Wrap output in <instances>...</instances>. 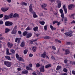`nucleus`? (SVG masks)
Here are the masks:
<instances>
[{
  "mask_svg": "<svg viewBox=\"0 0 75 75\" xmlns=\"http://www.w3.org/2000/svg\"><path fill=\"white\" fill-rule=\"evenodd\" d=\"M29 11L30 13H33V16L34 18H36V17H38L37 16L35 13V12L33 11V7H32V4H30V5L29 7Z\"/></svg>",
  "mask_w": 75,
  "mask_h": 75,
  "instance_id": "1",
  "label": "nucleus"
},
{
  "mask_svg": "<svg viewBox=\"0 0 75 75\" xmlns=\"http://www.w3.org/2000/svg\"><path fill=\"white\" fill-rule=\"evenodd\" d=\"M4 64L8 67H10L11 66V63L10 62L5 61Z\"/></svg>",
  "mask_w": 75,
  "mask_h": 75,
  "instance_id": "2",
  "label": "nucleus"
},
{
  "mask_svg": "<svg viewBox=\"0 0 75 75\" xmlns=\"http://www.w3.org/2000/svg\"><path fill=\"white\" fill-rule=\"evenodd\" d=\"M59 11L61 13V16L62 18V21H63L64 20V14L63 13V10H62V9H60Z\"/></svg>",
  "mask_w": 75,
  "mask_h": 75,
  "instance_id": "3",
  "label": "nucleus"
},
{
  "mask_svg": "<svg viewBox=\"0 0 75 75\" xmlns=\"http://www.w3.org/2000/svg\"><path fill=\"white\" fill-rule=\"evenodd\" d=\"M68 7L69 10H72V8L75 7V5L73 4H69L68 5Z\"/></svg>",
  "mask_w": 75,
  "mask_h": 75,
  "instance_id": "4",
  "label": "nucleus"
},
{
  "mask_svg": "<svg viewBox=\"0 0 75 75\" xmlns=\"http://www.w3.org/2000/svg\"><path fill=\"white\" fill-rule=\"evenodd\" d=\"M45 67L43 65L41 67L39 68L40 71L41 72H44L45 71Z\"/></svg>",
  "mask_w": 75,
  "mask_h": 75,
  "instance_id": "5",
  "label": "nucleus"
},
{
  "mask_svg": "<svg viewBox=\"0 0 75 75\" xmlns=\"http://www.w3.org/2000/svg\"><path fill=\"white\" fill-rule=\"evenodd\" d=\"M57 1L58 3L57 7L58 8H60L61 7V1L59 0H57Z\"/></svg>",
  "mask_w": 75,
  "mask_h": 75,
  "instance_id": "6",
  "label": "nucleus"
},
{
  "mask_svg": "<svg viewBox=\"0 0 75 75\" xmlns=\"http://www.w3.org/2000/svg\"><path fill=\"white\" fill-rule=\"evenodd\" d=\"M41 57H42L43 58H45L46 57V52H44L43 54H41Z\"/></svg>",
  "mask_w": 75,
  "mask_h": 75,
  "instance_id": "7",
  "label": "nucleus"
},
{
  "mask_svg": "<svg viewBox=\"0 0 75 75\" xmlns=\"http://www.w3.org/2000/svg\"><path fill=\"white\" fill-rule=\"evenodd\" d=\"M9 9H10L9 7L6 8H2L1 9V10L2 11L5 12V11H7L8 10H9Z\"/></svg>",
  "mask_w": 75,
  "mask_h": 75,
  "instance_id": "8",
  "label": "nucleus"
},
{
  "mask_svg": "<svg viewBox=\"0 0 75 75\" xmlns=\"http://www.w3.org/2000/svg\"><path fill=\"white\" fill-rule=\"evenodd\" d=\"M7 44L8 45V47L9 48H11V47H13V44L11 43L8 42L7 43Z\"/></svg>",
  "mask_w": 75,
  "mask_h": 75,
  "instance_id": "9",
  "label": "nucleus"
},
{
  "mask_svg": "<svg viewBox=\"0 0 75 75\" xmlns=\"http://www.w3.org/2000/svg\"><path fill=\"white\" fill-rule=\"evenodd\" d=\"M20 38H16L15 39V42H17V43H20Z\"/></svg>",
  "mask_w": 75,
  "mask_h": 75,
  "instance_id": "10",
  "label": "nucleus"
},
{
  "mask_svg": "<svg viewBox=\"0 0 75 75\" xmlns=\"http://www.w3.org/2000/svg\"><path fill=\"white\" fill-rule=\"evenodd\" d=\"M63 8L64 9L65 14H67V9L66 8L65 5H64L63 6Z\"/></svg>",
  "mask_w": 75,
  "mask_h": 75,
  "instance_id": "11",
  "label": "nucleus"
},
{
  "mask_svg": "<svg viewBox=\"0 0 75 75\" xmlns=\"http://www.w3.org/2000/svg\"><path fill=\"white\" fill-rule=\"evenodd\" d=\"M31 36H32V33H28L26 35L27 38H30Z\"/></svg>",
  "mask_w": 75,
  "mask_h": 75,
  "instance_id": "12",
  "label": "nucleus"
},
{
  "mask_svg": "<svg viewBox=\"0 0 75 75\" xmlns=\"http://www.w3.org/2000/svg\"><path fill=\"white\" fill-rule=\"evenodd\" d=\"M51 66H52V65L51 64L47 65L45 66V68L47 69L48 68H50V67H51Z\"/></svg>",
  "mask_w": 75,
  "mask_h": 75,
  "instance_id": "13",
  "label": "nucleus"
},
{
  "mask_svg": "<svg viewBox=\"0 0 75 75\" xmlns=\"http://www.w3.org/2000/svg\"><path fill=\"white\" fill-rule=\"evenodd\" d=\"M28 73V71L27 70L23 71L22 72V74H27Z\"/></svg>",
  "mask_w": 75,
  "mask_h": 75,
  "instance_id": "14",
  "label": "nucleus"
},
{
  "mask_svg": "<svg viewBox=\"0 0 75 75\" xmlns=\"http://www.w3.org/2000/svg\"><path fill=\"white\" fill-rule=\"evenodd\" d=\"M17 33V30H14L13 29L12 31L11 32V34H15Z\"/></svg>",
  "mask_w": 75,
  "mask_h": 75,
  "instance_id": "15",
  "label": "nucleus"
},
{
  "mask_svg": "<svg viewBox=\"0 0 75 75\" xmlns=\"http://www.w3.org/2000/svg\"><path fill=\"white\" fill-rule=\"evenodd\" d=\"M6 54L7 55H11V53L9 52V49L8 48H7L6 49Z\"/></svg>",
  "mask_w": 75,
  "mask_h": 75,
  "instance_id": "16",
  "label": "nucleus"
},
{
  "mask_svg": "<svg viewBox=\"0 0 75 75\" xmlns=\"http://www.w3.org/2000/svg\"><path fill=\"white\" fill-rule=\"evenodd\" d=\"M9 18V17L7 15H5L4 16V20H8Z\"/></svg>",
  "mask_w": 75,
  "mask_h": 75,
  "instance_id": "17",
  "label": "nucleus"
},
{
  "mask_svg": "<svg viewBox=\"0 0 75 75\" xmlns=\"http://www.w3.org/2000/svg\"><path fill=\"white\" fill-rule=\"evenodd\" d=\"M38 28L36 26L35 27L33 28V29L34 31H38Z\"/></svg>",
  "mask_w": 75,
  "mask_h": 75,
  "instance_id": "18",
  "label": "nucleus"
},
{
  "mask_svg": "<svg viewBox=\"0 0 75 75\" xmlns=\"http://www.w3.org/2000/svg\"><path fill=\"white\" fill-rule=\"evenodd\" d=\"M50 27L52 31H54V30H56V28H54L52 25H50Z\"/></svg>",
  "mask_w": 75,
  "mask_h": 75,
  "instance_id": "19",
  "label": "nucleus"
},
{
  "mask_svg": "<svg viewBox=\"0 0 75 75\" xmlns=\"http://www.w3.org/2000/svg\"><path fill=\"white\" fill-rule=\"evenodd\" d=\"M69 54V50L68 49L66 50L65 51V54L66 55Z\"/></svg>",
  "mask_w": 75,
  "mask_h": 75,
  "instance_id": "20",
  "label": "nucleus"
},
{
  "mask_svg": "<svg viewBox=\"0 0 75 75\" xmlns=\"http://www.w3.org/2000/svg\"><path fill=\"white\" fill-rule=\"evenodd\" d=\"M39 22L40 23V24H41V25H44V24H45V22L44 21H39Z\"/></svg>",
  "mask_w": 75,
  "mask_h": 75,
  "instance_id": "21",
  "label": "nucleus"
},
{
  "mask_svg": "<svg viewBox=\"0 0 75 75\" xmlns=\"http://www.w3.org/2000/svg\"><path fill=\"white\" fill-rule=\"evenodd\" d=\"M41 7L42 8H44V7H47V4L45 3L41 5Z\"/></svg>",
  "mask_w": 75,
  "mask_h": 75,
  "instance_id": "22",
  "label": "nucleus"
},
{
  "mask_svg": "<svg viewBox=\"0 0 75 75\" xmlns=\"http://www.w3.org/2000/svg\"><path fill=\"white\" fill-rule=\"evenodd\" d=\"M5 58L6 59H8V60H9V61H11V59L10 58V57L9 56H5Z\"/></svg>",
  "mask_w": 75,
  "mask_h": 75,
  "instance_id": "23",
  "label": "nucleus"
},
{
  "mask_svg": "<svg viewBox=\"0 0 75 75\" xmlns=\"http://www.w3.org/2000/svg\"><path fill=\"white\" fill-rule=\"evenodd\" d=\"M24 46H25V43H24V42H23L21 45V47H24Z\"/></svg>",
  "mask_w": 75,
  "mask_h": 75,
  "instance_id": "24",
  "label": "nucleus"
},
{
  "mask_svg": "<svg viewBox=\"0 0 75 75\" xmlns=\"http://www.w3.org/2000/svg\"><path fill=\"white\" fill-rule=\"evenodd\" d=\"M9 21H7L5 23V25L6 26H9L10 25H9Z\"/></svg>",
  "mask_w": 75,
  "mask_h": 75,
  "instance_id": "25",
  "label": "nucleus"
},
{
  "mask_svg": "<svg viewBox=\"0 0 75 75\" xmlns=\"http://www.w3.org/2000/svg\"><path fill=\"white\" fill-rule=\"evenodd\" d=\"M32 50L34 52H35V51L37 50V47L35 46L33 47L32 48Z\"/></svg>",
  "mask_w": 75,
  "mask_h": 75,
  "instance_id": "26",
  "label": "nucleus"
},
{
  "mask_svg": "<svg viewBox=\"0 0 75 75\" xmlns=\"http://www.w3.org/2000/svg\"><path fill=\"white\" fill-rule=\"evenodd\" d=\"M18 59L19 61H23V62H24V59H23L22 57H19Z\"/></svg>",
  "mask_w": 75,
  "mask_h": 75,
  "instance_id": "27",
  "label": "nucleus"
},
{
  "mask_svg": "<svg viewBox=\"0 0 75 75\" xmlns=\"http://www.w3.org/2000/svg\"><path fill=\"white\" fill-rule=\"evenodd\" d=\"M10 30L8 28H6L5 29V33H7L8 32H9V31Z\"/></svg>",
  "mask_w": 75,
  "mask_h": 75,
  "instance_id": "28",
  "label": "nucleus"
},
{
  "mask_svg": "<svg viewBox=\"0 0 75 75\" xmlns=\"http://www.w3.org/2000/svg\"><path fill=\"white\" fill-rule=\"evenodd\" d=\"M61 68V66H58L57 67V68H56V70L57 71H58L59 69H60Z\"/></svg>",
  "mask_w": 75,
  "mask_h": 75,
  "instance_id": "29",
  "label": "nucleus"
},
{
  "mask_svg": "<svg viewBox=\"0 0 75 75\" xmlns=\"http://www.w3.org/2000/svg\"><path fill=\"white\" fill-rule=\"evenodd\" d=\"M13 17L14 18L15 17H18V14L16 13H15L13 15Z\"/></svg>",
  "mask_w": 75,
  "mask_h": 75,
  "instance_id": "30",
  "label": "nucleus"
},
{
  "mask_svg": "<svg viewBox=\"0 0 75 75\" xmlns=\"http://www.w3.org/2000/svg\"><path fill=\"white\" fill-rule=\"evenodd\" d=\"M13 13H11V14L9 15V18H11L13 17Z\"/></svg>",
  "mask_w": 75,
  "mask_h": 75,
  "instance_id": "31",
  "label": "nucleus"
},
{
  "mask_svg": "<svg viewBox=\"0 0 75 75\" xmlns=\"http://www.w3.org/2000/svg\"><path fill=\"white\" fill-rule=\"evenodd\" d=\"M28 33V32L27 31H25L23 34V35L24 36H25Z\"/></svg>",
  "mask_w": 75,
  "mask_h": 75,
  "instance_id": "32",
  "label": "nucleus"
},
{
  "mask_svg": "<svg viewBox=\"0 0 75 75\" xmlns=\"http://www.w3.org/2000/svg\"><path fill=\"white\" fill-rule=\"evenodd\" d=\"M32 30V28H30V27L28 26L27 28L25 30L26 31H27V30Z\"/></svg>",
  "mask_w": 75,
  "mask_h": 75,
  "instance_id": "33",
  "label": "nucleus"
},
{
  "mask_svg": "<svg viewBox=\"0 0 75 75\" xmlns=\"http://www.w3.org/2000/svg\"><path fill=\"white\" fill-rule=\"evenodd\" d=\"M21 4L22 5H24V6H27V4L26 3H25V2H22L21 3Z\"/></svg>",
  "mask_w": 75,
  "mask_h": 75,
  "instance_id": "34",
  "label": "nucleus"
},
{
  "mask_svg": "<svg viewBox=\"0 0 75 75\" xmlns=\"http://www.w3.org/2000/svg\"><path fill=\"white\" fill-rule=\"evenodd\" d=\"M27 52H28V50L27 49L25 50L23 52L24 54L25 55L27 53Z\"/></svg>",
  "mask_w": 75,
  "mask_h": 75,
  "instance_id": "35",
  "label": "nucleus"
},
{
  "mask_svg": "<svg viewBox=\"0 0 75 75\" xmlns=\"http://www.w3.org/2000/svg\"><path fill=\"white\" fill-rule=\"evenodd\" d=\"M44 39H50L51 38V37L49 36H46L44 37Z\"/></svg>",
  "mask_w": 75,
  "mask_h": 75,
  "instance_id": "36",
  "label": "nucleus"
},
{
  "mask_svg": "<svg viewBox=\"0 0 75 75\" xmlns=\"http://www.w3.org/2000/svg\"><path fill=\"white\" fill-rule=\"evenodd\" d=\"M16 57L18 59L20 58V57H19V56L18 55V54H16Z\"/></svg>",
  "mask_w": 75,
  "mask_h": 75,
  "instance_id": "37",
  "label": "nucleus"
},
{
  "mask_svg": "<svg viewBox=\"0 0 75 75\" xmlns=\"http://www.w3.org/2000/svg\"><path fill=\"white\" fill-rule=\"evenodd\" d=\"M54 15L55 16H57V14H58V12H56L55 11H53Z\"/></svg>",
  "mask_w": 75,
  "mask_h": 75,
  "instance_id": "38",
  "label": "nucleus"
},
{
  "mask_svg": "<svg viewBox=\"0 0 75 75\" xmlns=\"http://www.w3.org/2000/svg\"><path fill=\"white\" fill-rule=\"evenodd\" d=\"M63 71L64 72H67L68 71L67 70V69L65 68H64L63 69Z\"/></svg>",
  "mask_w": 75,
  "mask_h": 75,
  "instance_id": "39",
  "label": "nucleus"
},
{
  "mask_svg": "<svg viewBox=\"0 0 75 75\" xmlns=\"http://www.w3.org/2000/svg\"><path fill=\"white\" fill-rule=\"evenodd\" d=\"M36 67H37V68H38L39 67H40V64L39 63H37L36 65Z\"/></svg>",
  "mask_w": 75,
  "mask_h": 75,
  "instance_id": "40",
  "label": "nucleus"
},
{
  "mask_svg": "<svg viewBox=\"0 0 75 75\" xmlns=\"http://www.w3.org/2000/svg\"><path fill=\"white\" fill-rule=\"evenodd\" d=\"M28 41H29V42H30V44H33V40H28Z\"/></svg>",
  "mask_w": 75,
  "mask_h": 75,
  "instance_id": "41",
  "label": "nucleus"
},
{
  "mask_svg": "<svg viewBox=\"0 0 75 75\" xmlns=\"http://www.w3.org/2000/svg\"><path fill=\"white\" fill-rule=\"evenodd\" d=\"M75 16V13H73L71 14L70 16V18H72V17H74V16Z\"/></svg>",
  "mask_w": 75,
  "mask_h": 75,
  "instance_id": "42",
  "label": "nucleus"
},
{
  "mask_svg": "<svg viewBox=\"0 0 75 75\" xmlns=\"http://www.w3.org/2000/svg\"><path fill=\"white\" fill-rule=\"evenodd\" d=\"M11 52L13 54L14 53V52H15V51H14V50L12 49L11 50Z\"/></svg>",
  "mask_w": 75,
  "mask_h": 75,
  "instance_id": "43",
  "label": "nucleus"
},
{
  "mask_svg": "<svg viewBox=\"0 0 75 75\" xmlns=\"http://www.w3.org/2000/svg\"><path fill=\"white\" fill-rule=\"evenodd\" d=\"M59 51V48L58 49L57 53H54V54H59V53H60Z\"/></svg>",
  "mask_w": 75,
  "mask_h": 75,
  "instance_id": "44",
  "label": "nucleus"
},
{
  "mask_svg": "<svg viewBox=\"0 0 75 75\" xmlns=\"http://www.w3.org/2000/svg\"><path fill=\"white\" fill-rule=\"evenodd\" d=\"M45 30H47V25H46L44 27Z\"/></svg>",
  "mask_w": 75,
  "mask_h": 75,
  "instance_id": "45",
  "label": "nucleus"
},
{
  "mask_svg": "<svg viewBox=\"0 0 75 75\" xmlns=\"http://www.w3.org/2000/svg\"><path fill=\"white\" fill-rule=\"evenodd\" d=\"M9 26H11L13 25V23L9 21Z\"/></svg>",
  "mask_w": 75,
  "mask_h": 75,
  "instance_id": "46",
  "label": "nucleus"
},
{
  "mask_svg": "<svg viewBox=\"0 0 75 75\" xmlns=\"http://www.w3.org/2000/svg\"><path fill=\"white\" fill-rule=\"evenodd\" d=\"M37 73H38V75H42V74L39 71H38L37 72Z\"/></svg>",
  "mask_w": 75,
  "mask_h": 75,
  "instance_id": "47",
  "label": "nucleus"
},
{
  "mask_svg": "<svg viewBox=\"0 0 75 75\" xmlns=\"http://www.w3.org/2000/svg\"><path fill=\"white\" fill-rule=\"evenodd\" d=\"M0 40H5V38H4L3 37H0Z\"/></svg>",
  "mask_w": 75,
  "mask_h": 75,
  "instance_id": "48",
  "label": "nucleus"
},
{
  "mask_svg": "<svg viewBox=\"0 0 75 75\" xmlns=\"http://www.w3.org/2000/svg\"><path fill=\"white\" fill-rule=\"evenodd\" d=\"M68 36H69V37H72V33H69L68 34Z\"/></svg>",
  "mask_w": 75,
  "mask_h": 75,
  "instance_id": "49",
  "label": "nucleus"
},
{
  "mask_svg": "<svg viewBox=\"0 0 75 75\" xmlns=\"http://www.w3.org/2000/svg\"><path fill=\"white\" fill-rule=\"evenodd\" d=\"M52 48L53 50H56V48L54 46H52Z\"/></svg>",
  "mask_w": 75,
  "mask_h": 75,
  "instance_id": "50",
  "label": "nucleus"
},
{
  "mask_svg": "<svg viewBox=\"0 0 75 75\" xmlns=\"http://www.w3.org/2000/svg\"><path fill=\"white\" fill-rule=\"evenodd\" d=\"M17 28V26L16 25L14 28L13 30H16V29Z\"/></svg>",
  "mask_w": 75,
  "mask_h": 75,
  "instance_id": "51",
  "label": "nucleus"
},
{
  "mask_svg": "<svg viewBox=\"0 0 75 75\" xmlns=\"http://www.w3.org/2000/svg\"><path fill=\"white\" fill-rule=\"evenodd\" d=\"M58 23V21H54L53 22V24H54L55 23Z\"/></svg>",
  "mask_w": 75,
  "mask_h": 75,
  "instance_id": "52",
  "label": "nucleus"
},
{
  "mask_svg": "<svg viewBox=\"0 0 75 75\" xmlns=\"http://www.w3.org/2000/svg\"><path fill=\"white\" fill-rule=\"evenodd\" d=\"M26 68L27 70H29V69H30V67L28 66H27L26 67Z\"/></svg>",
  "mask_w": 75,
  "mask_h": 75,
  "instance_id": "53",
  "label": "nucleus"
},
{
  "mask_svg": "<svg viewBox=\"0 0 75 75\" xmlns=\"http://www.w3.org/2000/svg\"><path fill=\"white\" fill-rule=\"evenodd\" d=\"M66 44H67V45H70V44H71V42H66Z\"/></svg>",
  "mask_w": 75,
  "mask_h": 75,
  "instance_id": "54",
  "label": "nucleus"
},
{
  "mask_svg": "<svg viewBox=\"0 0 75 75\" xmlns=\"http://www.w3.org/2000/svg\"><path fill=\"white\" fill-rule=\"evenodd\" d=\"M67 62H68V60L67 59L65 60L64 61V63H65V64H67Z\"/></svg>",
  "mask_w": 75,
  "mask_h": 75,
  "instance_id": "55",
  "label": "nucleus"
},
{
  "mask_svg": "<svg viewBox=\"0 0 75 75\" xmlns=\"http://www.w3.org/2000/svg\"><path fill=\"white\" fill-rule=\"evenodd\" d=\"M3 24V21H0V24Z\"/></svg>",
  "mask_w": 75,
  "mask_h": 75,
  "instance_id": "56",
  "label": "nucleus"
},
{
  "mask_svg": "<svg viewBox=\"0 0 75 75\" xmlns=\"http://www.w3.org/2000/svg\"><path fill=\"white\" fill-rule=\"evenodd\" d=\"M39 15L40 16H43V13H40L39 14Z\"/></svg>",
  "mask_w": 75,
  "mask_h": 75,
  "instance_id": "57",
  "label": "nucleus"
},
{
  "mask_svg": "<svg viewBox=\"0 0 75 75\" xmlns=\"http://www.w3.org/2000/svg\"><path fill=\"white\" fill-rule=\"evenodd\" d=\"M64 21H67V17H64Z\"/></svg>",
  "mask_w": 75,
  "mask_h": 75,
  "instance_id": "58",
  "label": "nucleus"
},
{
  "mask_svg": "<svg viewBox=\"0 0 75 75\" xmlns=\"http://www.w3.org/2000/svg\"><path fill=\"white\" fill-rule=\"evenodd\" d=\"M3 14H1L0 15V18H2L3 17Z\"/></svg>",
  "mask_w": 75,
  "mask_h": 75,
  "instance_id": "59",
  "label": "nucleus"
},
{
  "mask_svg": "<svg viewBox=\"0 0 75 75\" xmlns=\"http://www.w3.org/2000/svg\"><path fill=\"white\" fill-rule=\"evenodd\" d=\"M72 74L73 75H75V71L74 70H73L72 71Z\"/></svg>",
  "mask_w": 75,
  "mask_h": 75,
  "instance_id": "60",
  "label": "nucleus"
},
{
  "mask_svg": "<svg viewBox=\"0 0 75 75\" xmlns=\"http://www.w3.org/2000/svg\"><path fill=\"white\" fill-rule=\"evenodd\" d=\"M29 66L31 68H32L33 67V64H29Z\"/></svg>",
  "mask_w": 75,
  "mask_h": 75,
  "instance_id": "61",
  "label": "nucleus"
},
{
  "mask_svg": "<svg viewBox=\"0 0 75 75\" xmlns=\"http://www.w3.org/2000/svg\"><path fill=\"white\" fill-rule=\"evenodd\" d=\"M71 24H72V23H75V21L74 20H73V21H72V22H71Z\"/></svg>",
  "mask_w": 75,
  "mask_h": 75,
  "instance_id": "62",
  "label": "nucleus"
},
{
  "mask_svg": "<svg viewBox=\"0 0 75 75\" xmlns=\"http://www.w3.org/2000/svg\"><path fill=\"white\" fill-rule=\"evenodd\" d=\"M30 57H33V54H29V55Z\"/></svg>",
  "mask_w": 75,
  "mask_h": 75,
  "instance_id": "63",
  "label": "nucleus"
},
{
  "mask_svg": "<svg viewBox=\"0 0 75 75\" xmlns=\"http://www.w3.org/2000/svg\"><path fill=\"white\" fill-rule=\"evenodd\" d=\"M61 75H67V74L66 73H64L62 74H61Z\"/></svg>",
  "mask_w": 75,
  "mask_h": 75,
  "instance_id": "64",
  "label": "nucleus"
}]
</instances>
